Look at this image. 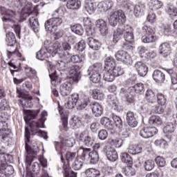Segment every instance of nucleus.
Listing matches in <instances>:
<instances>
[{
    "mask_svg": "<svg viewBox=\"0 0 177 177\" xmlns=\"http://www.w3.org/2000/svg\"><path fill=\"white\" fill-rule=\"evenodd\" d=\"M56 53H58L64 59H70L71 57L70 50H60L57 44H54L52 48L40 49V50L36 53V57L38 60L43 61L45 59L54 57Z\"/></svg>",
    "mask_w": 177,
    "mask_h": 177,
    "instance_id": "nucleus-1",
    "label": "nucleus"
},
{
    "mask_svg": "<svg viewBox=\"0 0 177 177\" xmlns=\"http://www.w3.org/2000/svg\"><path fill=\"white\" fill-rule=\"evenodd\" d=\"M142 30V42L144 44H151L156 42L158 37L156 35V28L149 26H144Z\"/></svg>",
    "mask_w": 177,
    "mask_h": 177,
    "instance_id": "nucleus-2",
    "label": "nucleus"
},
{
    "mask_svg": "<svg viewBox=\"0 0 177 177\" xmlns=\"http://www.w3.org/2000/svg\"><path fill=\"white\" fill-rule=\"evenodd\" d=\"M124 39L125 41L123 44V49L125 50H132L134 48L133 29L132 27L129 26L126 29Z\"/></svg>",
    "mask_w": 177,
    "mask_h": 177,
    "instance_id": "nucleus-3",
    "label": "nucleus"
},
{
    "mask_svg": "<svg viewBox=\"0 0 177 177\" xmlns=\"http://www.w3.org/2000/svg\"><path fill=\"white\" fill-rule=\"evenodd\" d=\"M127 20V17L124 11L119 10L113 12L109 18V22L110 26L112 27H115L118 24V21H120L122 24Z\"/></svg>",
    "mask_w": 177,
    "mask_h": 177,
    "instance_id": "nucleus-4",
    "label": "nucleus"
},
{
    "mask_svg": "<svg viewBox=\"0 0 177 177\" xmlns=\"http://www.w3.org/2000/svg\"><path fill=\"white\" fill-rule=\"evenodd\" d=\"M62 23H63V20L60 17L50 18L45 22V29L48 32H53L56 30V27H59Z\"/></svg>",
    "mask_w": 177,
    "mask_h": 177,
    "instance_id": "nucleus-5",
    "label": "nucleus"
},
{
    "mask_svg": "<svg viewBox=\"0 0 177 177\" xmlns=\"http://www.w3.org/2000/svg\"><path fill=\"white\" fill-rule=\"evenodd\" d=\"M31 133H30V130L28 129V127L25 128V138H26V151L28 154H38L39 153V147L38 146H33V147H30L28 145V142H30V136Z\"/></svg>",
    "mask_w": 177,
    "mask_h": 177,
    "instance_id": "nucleus-6",
    "label": "nucleus"
},
{
    "mask_svg": "<svg viewBox=\"0 0 177 177\" xmlns=\"http://www.w3.org/2000/svg\"><path fill=\"white\" fill-rule=\"evenodd\" d=\"M77 138L80 142H82L83 145L86 147H92L93 146V143L95 142V140L91 135H89V132L86 130L83 131L81 132Z\"/></svg>",
    "mask_w": 177,
    "mask_h": 177,
    "instance_id": "nucleus-7",
    "label": "nucleus"
},
{
    "mask_svg": "<svg viewBox=\"0 0 177 177\" xmlns=\"http://www.w3.org/2000/svg\"><path fill=\"white\" fill-rule=\"evenodd\" d=\"M102 153L106 154L109 161H117V160H118V153H117V151L110 146L105 145L103 147Z\"/></svg>",
    "mask_w": 177,
    "mask_h": 177,
    "instance_id": "nucleus-8",
    "label": "nucleus"
},
{
    "mask_svg": "<svg viewBox=\"0 0 177 177\" xmlns=\"http://www.w3.org/2000/svg\"><path fill=\"white\" fill-rule=\"evenodd\" d=\"M158 132V130L156 127H145L140 131V136L144 139H149V138H153Z\"/></svg>",
    "mask_w": 177,
    "mask_h": 177,
    "instance_id": "nucleus-9",
    "label": "nucleus"
},
{
    "mask_svg": "<svg viewBox=\"0 0 177 177\" xmlns=\"http://www.w3.org/2000/svg\"><path fill=\"white\" fill-rule=\"evenodd\" d=\"M129 26L127 25H119L116 31L113 33V43L117 44L120 39H121V37L122 35H125V32H127V28H128Z\"/></svg>",
    "mask_w": 177,
    "mask_h": 177,
    "instance_id": "nucleus-10",
    "label": "nucleus"
},
{
    "mask_svg": "<svg viewBox=\"0 0 177 177\" xmlns=\"http://www.w3.org/2000/svg\"><path fill=\"white\" fill-rule=\"evenodd\" d=\"M77 110H84L89 104V97L85 95H78V100L76 102Z\"/></svg>",
    "mask_w": 177,
    "mask_h": 177,
    "instance_id": "nucleus-11",
    "label": "nucleus"
},
{
    "mask_svg": "<svg viewBox=\"0 0 177 177\" xmlns=\"http://www.w3.org/2000/svg\"><path fill=\"white\" fill-rule=\"evenodd\" d=\"M6 41L7 42V46H11L12 48V50L9 52H10V53H16V52H15L16 49V47H15L16 44V36H15V33L12 32H8L6 34Z\"/></svg>",
    "mask_w": 177,
    "mask_h": 177,
    "instance_id": "nucleus-12",
    "label": "nucleus"
},
{
    "mask_svg": "<svg viewBox=\"0 0 177 177\" xmlns=\"http://www.w3.org/2000/svg\"><path fill=\"white\" fill-rule=\"evenodd\" d=\"M90 109L95 117H100L103 114V106L99 102H92L90 104Z\"/></svg>",
    "mask_w": 177,
    "mask_h": 177,
    "instance_id": "nucleus-13",
    "label": "nucleus"
},
{
    "mask_svg": "<svg viewBox=\"0 0 177 177\" xmlns=\"http://www.w3.org/2000/svg\"><path fill=\"white\" fill-rule=\"evenodd\" d=\"M29 127L30 128V132L32 135H37L38 133L37 128H44V120L42 119H39L37 122L32 121L29 124Z\"/></svg>",
    "mask_w": 177,
    "mask_h": 177,
    "instance_id": "nucleus-14",
    "label": "nucleus"
},
{
    "mask_svg": "<svg viewBox=\"0 0 177 177\" xmlns=\"http://www.w3.org/2000/svg\"><path fill=\"white\" fill-rule=\"evenodd\" d=\"M115 56L116 60L122 62V63H129L131 62V55L124 50L118 51Z\"/></svg>",
    "mask_w": 177,
    "mask_h": 177,
    "instance_id": "nucleus-15",
    "label": "nucleus"
},
{
    "mask_svg": "<svg viewBox=\"0 0 177 177\" xmlns=\"http://www.w3.org/2000/svg\"><path fill=\"white\" fill-rule=\"evenodd\" d=\"M135 67L140 77H146L149 71V68L147 66H146V64H145V63L138 62L136 63Z\"/></svg>",
    "mask_w": 177,
    "mask_h": 177,
    "instance_id": "nucleus-16",
    "label": "nucleus"
},
{
    "mask_svg": "<svg viewBox=\"0 0 177 177\" xmlns=\"http://www.w3.org/2000/svg\"><path fill=\"white\" fill-rule=\"evenodd\" d=\"M3 129H0V142L2 143H6L9 142V131H8V124L6 122H2Z\"/></svg>",
    "mask_w": 177,
    "mask_h": 177,
    "instance_id": "nucleus-17",
    "label": "nucleus"
},
{
    "mask_svg": "<svg viewBox=\"0 0 177 177\" xmlns=\"http://www.w3.org/2000/svg\"><path fill=\"white\" fill-rule=\"evenodd\" d=\"M96 27L99 28L100 34L104 37L109 34V27L107 23L103 19H98L96 21Z\"/></svg>",
    "mask_w": 177,
    "mask_h": 177,
    "instance_id": "nucleus-18",
    "label": "nucleus"
},
{
    "mask_svg": "<svg viewBox=\"0 0 177 177\" xmlns=\"http://www.w3.org/2000/svg\"><path fill=\"white\" fill-rule=\"evenodd\" d=\"M126 121L131 128H136V127H138V120H136V118H135V113L132 111H128L127 113Z\"/></svg>",
    "mask_w": 177,
    "mask_h": 177,
    "instance_id": "nucleus-19",
    "label": "nucleus"
},
{
    "mask_svg": "<svg viewBox=\"0 0 177 177\" xmlns=\"http://www.w3.org/2000/svg\"><path fill=\"white\" fill-rule=\"evenodd\" d=\"M71 88H73L71 82H66L61 85L59 89L62 96H68L71 93Z\"/></svg>",
    "mask_w": 177,
    "mask_h": 177,
    "instance_id": "nucleus-20",
    "label": "nucleus"
},
{
    "mask_svg": "<svg viewBox=\"0 0 177 177\" xmlns=\"http://www.w3.org/2000/svg\"><path fill=\"white\" fill-rule=\"evenodd\" d=\"M152 78L155 82L162 84L165 81V74L160 70H155L153 73Z\"/></svg>",
    "mask_w": 177,
    "mask_h": 177,
    "instance_id": "nucleus-21",
    "label": "nucleus"
},
{
    "mask_svg": "<svg viewBox=\"0 0 177 177\" xmlns=\"http://www.w3.org/2000/svg\"><path fill=\"white\" fill-rule=\"evenodd\" d=\"M89 95H91L95 100H103V99H104V93L97 88L89 90Z\"/></svg>",
    "mask_w": 177,
    "mask_h": 177,
    "instance_id": "nucleus-22",
    "label": "nucleus"
},
{
    "mask_svg": "<svg viewBox=\"0 0 177 177\" xmlns=\"http://www.w3.org/2000/svg\"><path fill=\"white\" fill-rule=\"evenodd\" d=\"M159 53L163 57H167L171 54V46L167 43L162 44L159 47Z\"/></svg>",
    "mask_w": 177,
    "mask_h": 177,
    "instance_id": "nucleus-23",
    "label": "nucleus"
},
{
    "mask_svg": "<svg viewBox=\"0 0 177 177\" xmlns=\"http://www.w3.org/2000/svg\"><path fill=\"white\" fill-rule=\"evenodd\" d=\"M29 26L30 28L34 31V32L37 33L39 32V21H38V19L35 17H30L29 18Z\"/></svg>",
    "mask_w": 177,
    "mask_h": 177,
    "instance_id": "nucleus-24",
    "label": "nucleus"
},
{
    "mask_svg": "<svg viewBox=\"0 0 177 177\" xmlns=\"http://www.w3.org/2000/svg\"><path fill=\"white\" fill-rule=\"evenodd\" d=\"M100 124L104 127L106 129H109V131H113V129H114V124H113V121H111V120L107 117L102 118L100 119Z\"/></svg>",
    "mask_w": 177,
    "mask_h": 177,
    "instance_id": "nucleus-25",
    "label": "nucleus"
},
{
    "mask_svg": "<svg viewBox=\"0 0 177 177\" xmlns=\"http://www.w3.org/2000/svg\"><path fill=\"white\" fill-rule=\"evenodd\" d=\"M66 8L71 10H78L81 8V1L78 0H68L66 3Z\"/></svg>",
    "mask_w": 177,
    "mask_h": 177,
    "instance_id": "nucleus-26",
    "label": "nucleus"
},
{
    "mask_svg": "<svg viewBox=\"0 0 177 177\" xmlns=\"http://www.w3.org/2000/svg\"><path fill=\"white\" fill-rule=\"evenodd\" d=\"M77 102H78V94L74 93L67 102L66 107L68 109H74L77 106Z\"/></svg>",
    "mask_w": 177,
    "mask_h": 177,
    "instance_id": "nucleus-27",
    "label": "nucleus"
},
{
    "mask_svg": "<svg viewBox=\"0 0 177 177\" xmlns=\"http://www.w3.org/2000/svg\"><path fill=\"white\" fill-rule=\"evenodd\" d=\"M145 9H146V6L145 3H138L134 6V15L136 17H139L143 12H145Z\"/></svg>",
    "mask_w": 177,
    "mask_h": 177,
    "instance_id": "nucleus-28",
    "label": "nucleus"
},
{
    "mask_svg": "<svg viewBox=\"0 0 177 177\" xmlns=\"http://www.w3.org/2000/svg\"><path fill=\"white\" fill-rule=\"evenodd\" d=\"M95 6H96V5L95 4L93 0L85 1L84 8L89 15H92V13L95 12Z\"/></svg>",
    "mask_w": 177,
    "mask_h": 177,
    "instance_id": "nucleus-29",
    "label": "nucleus"
},
{
    "mask_svg": "<svg viewBox=\"0 0 177 177\" xmlns=\"http://www.w3.org/2000/svg\"><path fill=\"white\" fill-rule=\"evenodd\" d=\"M145 99L148 103H151L154 104L156 103V94L151 89L147 90L145 93Z\"/></svg>",
    "mask_w": 177,
    "mask_h": 177,
    "instance_id": "nucleus-30",
    "label": "nucleus"
},
{
    "mask_svg": "<svg viewBox=\"0 0 177 177\" xmlns=\"http://www.w3.org/2000/svg\"><path fill=\"white\" fill-rule=\"evenodd\" d=\"M58 110L60 115H62V126L64 129L65 131H68V119L67 117L64 116V114L63 113V108L60 106V104H59Z\"/></svg>",
    "mask_w": 177,
    "mask_h": 177,
    "instance_id": "nucleus-31",
    "label": "nucleus"
},
{
    "mask_svg": "<svg viewBox=\"0 0 177 177\" xmlns=\"http://www.w3.org/2000/svg\"><path fill=\"white\" fill-rule=\"evenodd\" d=\"M86 42L93 50H97L99 49L100 43L97 40L93 39V37H88L86 39Z\"/></svg>",
    "mask_w": 177,
    "mask_h": 177,
    "instance_id": "nucleus-32",
    "label": "nucleus"
},
{
    "mask_svg": "<svg viewBox=\"0 0 177 177\" xmlns=\"http://www.w3.org/2000/svg\"><path fill=\"white\" fill-rule=\"evenodd\" d=\"M131 91H133L135 93L140 95L145 92V84L143 83H137L134 86L129 88Z\"/></svg>",
    "mask_w": 177,
    "mask_h": 177,
    "instance_id": "nucleus-33",
    "label": "nucleus"
},
{
    "mask_svg": "<svg viewBox=\"0 0 177 177\" xmlns=\"http://www.w3.org/2000/svg\"><path fill=\"white\" fill-rule=\"evenodd\" d=\"M162 1L160 0H151L149 2V8L151 10H158L162 8Z\"/></svg>",
    "mask_w": 177,
    "mask_h": 177,
    "instance_id": "nucleus-34",
    "label": "nucleus"
},
{
    "mask_svg": "<svg viewBox=\"0 0 177 177\" xmlns=\"http://www.w3.org/2000/svg\"><path fill=\"white\" fill-rule=\"evenodd\" d=\"M103 79L107 82H113V81L115 80L113 71H111L110 68L106 69V71H105L104 73Z\"/></svg>",
    "mask_w": 177,
    "mask_h": 177,
    "instance_id": "nucleus-35",
    "label": "nucleus"
},
{
    "mask_svg": "<svg viewBox=\"0 0 177 177\" xmlns=\"http://www.w3.org/2000/svg\"><path fill=\"white\" fill-rule=\"evenodd\" d=\"M114 3L111 0H105L99 3V6L102 8L104 12H107V10H110L113 8Z\"/></svg>",
    "mask_w": 177,
    "mask_h": 177,
    "instance_id": "nucleus-36",
    "label": "nucleus"
},
{
    "mask_svg": "<svg viewBox=\"0 0 177 177\" xmlns=\"http://www.w3.org/2000/svg\"><path fill=\"white\" fill-rule=\"evenodd\" d=\"M108 143L111 146H114L115 147L120 149V147H122V145H124V140L122 139H113V138H109L108 140Z\"/></svg>",
    "mask_w": 177,
    "mask_h": 177,
    "instance_id": "nucleus-37",
    "label": "nucleus"
},
{
    "mask_svg": "<svg viewBox=\"0 0 177 177\" xmlns=\"http://www.w3.org/2000/svg\"><path fill=\"white\" fill-rule=\"evenodd\" d=\"M83 165L84 160L81 158H76L72 164V168L73 169H75V171H80Z\"/></svg>",
    "mask_w": 177,
    "mask_h": 177,
    "instance_id": "nucleus-38",
    "label": "nucleus"
},
{
    "mask_svg": "<svg viewBox=\"0 0 177 177\" xmlns=\"http://www.w3.org/2000/svg\"><path fill=\"white\" fill-rule=\"evenodd\" d=\"M142 150V145H129L128 151L130 154H139Z\"/></svg>",
    "mask_w": 177,
    "mask_h": 177,
    "instance_id": "nucleus-39",
    "label": "nucleus"
},
{
    "mask_svg": "<svg viewBox=\"0 0 177 177\" xmlns=\"http://www.w3.org/2000/svg\"><path fill=\"white\" fill-rule=\"evenodd\" d=\"M87 177H99L100 176V171L96 169H87L85 172Z\"/></svg>",
    "mask_w": 177,
    "mask_h": 177,
    "instance_id": "nucleus-40",
    "label": "nucleus"
},
{
    "mask_svg": "<svg viewBox=\"0 0 177 177\" xmlns=\"http://www.w3.org/2000/svg\"><path fill=\"white\" fill-rule=\"evenodd\" d=\"M103 67L101 63H95L93 66H91L88 69V73H100Z\"/></svg>",
    "mask_w": 177,
    "mask_h": 177,
    "instance_id": "nucleus-41",
    "label": "nucleus"
},
{
    "mask_svg": "<svg viewBox=\"0 0 177 177\" xmlns=\"http://www.w3.org/2000/svg\"><path fill=\"white\" fill-rule=\"evenodd\" d=\"M38 113L39 111H34V110H28L26 111L27 118L24 117V120L26 122H28V121H30V120H34L35 117L38 115Z\"/></svg>",
    "mask_w": 177,
    "mask_h": 177,
    "instance_id": "nucleus-42",
    "label": "nucleus"
},
{
    "mask_svg": "<svg viewBox=\"0 0 177 177\" xmlns=\"http://www.w3.org/2000/svg\"><path fill=\"white\" fill-rule=\"evenodd\" d=\"M106 102L109 106H111L114 109V110H117V99L115 98V95H109L106 99Z\"/></svg>",
    "mask_w": 177,
    "mask_h": 177,
    "instance_id": "nucleus-43",
    "label": "nucleus"
},
{
    "mask_svg": "<svg viewBox=\"0 0 177 177\" xmlns=\"http://www.w3.org/2000/svg\"><path fill=\"white\" fill-rule=\"evenodd\" d=\"M115 66V60L113 57H107L105 59V68L109 70L113 68Z\"/></svg>",
    "mask_w": 177,
    "mask_h": 177,
    "instance_id": "nucleus-44",
    "label": "nucleus"
},
{
    "mask_svg": "<svg viewBox=\"0 0 177 177\" xmlns=\"http://www.w3.org/2000/svg\"><path fill=\"white\" fill-rule=\"evenodd\" d=\"M149 124L150 125H161L162 124V120L159 116H151L149 119Z\"/></svg>",
    "mask_w": 177,
    "mask_h": 177,
    "instance_id": "nucleus-45",
    "label": "nucleus"
},
{
    "mask_svg": "<svg viewBox=\"0 0 177 177\" xmlns=\"http://www.w3.org/2000/svg\"><path fill=\"white\" fill-rule=\"evenodd\" d=\"M0 12L1 15H6V16H9L10 17H16L15 11L10 9H6V8L5 7H1Z\"/></svg>",
    "mask_w": 177,
    "mask_h": 177,
    "instance_id": "nucleus-46",
    "label": "nucleus"
},
{
    "mask_svg": "<svg viewBox=\"0 0 177 177\" xmlns=\"http://www.w3.org/2000/svg\"><path fill=\"white\" fill-rule=\"evenodd\" d=\"M88 160L91 164H97L99 161V153L96 151H92Z\"/></svg>",
    "mask_w": 177,
    "mask_h": 177,
    "instance_id": "nucleus-47",
    "label": "nucleus"
},
{
    "mask_svg": "<svg viewBox=\"0 0 177 177\" xmlns=\"http://www.w3.org/2000/svg\"><path fill=\"white\" fill-rule=\"evenodd\" d=\"M88 75H90L91 81L94 84H98V82H100V73L88 72Z\"/></svg>",
    "mask_w": 177,
    "mask_h": 177,
    "instance_id": "nucleus-48",
    "label": "nucleus"
},
{
    "mask_svg": "<svg viewBox=\"0 0 177 177\" xmlns=\"http://www.w3.org/2000/svg\"><path fill=\"white\" fill-rule=\"evenodd\" d=\"M71 28L73 32H75V34H77V35H82L84 34V28L81 24L73 25Z\"/></svg>",
    "mask_w": 177,
    "mask_h": 177,
    "instance_id": "nucleus-49",
    "label": "nucleus"
},
{
    "mask_svg": "<svg viewBox=\"0 0 177 177\" xmlns=\"http://www.w3.org/2000/svg\"><path fill=\"white\" fill-rule=\"evenodd\" d=\"M111 70L113 75L115 77H120V75H122L124 74V69L119 66H115L113 68H110Z\"/></svg>",
    "mask_w": 177,
    "mask_h": 177,
    "instance_id": "nucleus-50",
    "label": "nucleus"
},
{
    "mask_svg": "<svg viewBox=\"0 0 177 177\" xmlns=\"http://www.w3.org/2000/svg\"><path fill=\"white\" fill-rule=\"evenodd\" d=\"M69 78L73 81H78L80 76L78 75V70L76 67L69 71Z\"/></svg>",
    "mask_w": 177,
    "mask_h": 177,
    "instance_id": "nucleus-51",
    "label": "nucleus"
},
{
    "mask_svg": "<svg viewBox=\"0 0 177 177\" xmlns=\"http://www.w3.org/2000/svg\"><path fill=\"white\" fill-rule=\"evenodd\" d=\"M69 167V165H64L63 167L65 171V177H77V173L71 171Z\"/></svg>",
    "mask_w": 177,
    "mask_h": 177,
    "instance_id": "nucleus-52",
    "label": "nucleus"
},
{
    "mask_svg": "<svg viewBox=\"0 0 177 177\" xmlns=\"http://www.w3.org/2000/svg\"><path fill=\"white\" fill-rule=\"evenodd\" d=\"M155 165L156 164L153 160H147L144 162L145 171H151L154 168Z\"/></svg>",
    "mask_w": 177,
    "mask_h": 177,
    "instance_id": "nucleus-53",
    "label": "nucleus"
},
{
    "mask_svg": "<svg viewBox=\"0 0 177 177\" xmlns=\"http://www.w3.org/2000/svg\"><path fill=\"white\" fill-rule=\"evenodd\" d=\"M88 24H86V32L87 35L91 37L92 35H95V28L91 25V19H88Z\"/></svg>",
    "mask_w": 177,
    "mask_h": 177,
    "instance_id": "nucleus-54",
    "label": "nucleus"
},
{
    "mask_svg": "<svg viewBox=\"0 0 177 177\" xmlns=\"http://www.w3.org/2000/svg\"><path fill=\"white\" fill-rule=\"evenodd\" d=\"M175 131V124L171 122L168 123L163 129L165 133H173Z\"/></svg>",
    "mask_w": 177,
    "mask_h": 177,
    "instance_id": "nucleus-55",
    "label": "nucleus"
},
{
    "mask_svg": "<svg viewBox=\"0 0 177 177\" xmlns=\"http://www.w3.org/2000/svg\"><path fill=\"white\" fill-rule=\"evenodd\" d=\"M167 72L168 74H169L171 79V83L173 85H176L177 84V74L174 71V69H167Z\"/></svg>",
    "mask_w": 177,
    "mask_h": 177,
    "instance_id": "nucleus-56",
    "label": "nucleus"
},
{
    "mask_svg": "<svg viewBox=\"0 0 177 177\" xmlns=\"http://www.w3.org/2000/svg\"><path fill=\"white\" fill-rule=\"evenodd\" d=\"M167 12L168 13L170 17H174L177 16V8L174 6H169L167 8Z\"/></svg>",
    "mask_w": 177,
    "mask_h": 177,
    "instance_id": "nucleus-57",
    "label": "nucleus"
},
{
    "mask_svg": "<svg viewBox=\"0 0 177 177\" xmlns=\"http://www.w3.org/2000/svg\"><path fill=\"white\" fill-rule=\"evenodd\" d=\"M121 160L122 161V162H126V163L129 162V164H131V165L132 164V158L127 153H122Z\"/></svg>",
    "mask_w": 177,
    "mask_h": 177,
    "instance_id": "nucleus-58",
    "label": "nucleus"
},
{
    "mask_svg": "<svg viewBox=\"0 0 177 177\" xmlns=\"http://www.w3.org/2000/svg\"><path fill=\"white\" fill-rule=\"evenodd\" d=\"M164 176V173L161 171V169H156L155 171L149 173L146 175V177H162Z\"/></svg>",
    "mask_w": 177,
    "mask_h": 177,
    "instance_id": "nucleus-59",
    "label": "nucleus"
},
{
    "mask_svg": "<svg viewBox=\"0 0 177 177\" xmlns=\"http://www.w3.org/2000/svg\"><path fill=\"white\" fill-rule=\"evenodd\" d=\"M155 145L156 146H160L161 149H167V147H168V142L164 139L156 140Z\"/></svg>",
    "mask_w": 177,
    "mask_h": 177,
    "instance_id": "nucleus-60",
    "label": "nucleus"
},
{
    "mask_svg": "<svg viewBox=\"0 0 177 177\" xmlns=\"http://www.w3.org/2000/svg\"><path fill=\"white\" fill-rule=\"evenodd\" d=\"M157 102L158 104H160V106H164V104L167 103V98H165L163 94L158 93L157 95Z\"/></svg>",
    "mask_w": 177,
    "mask_h": 177,
    "instance_id": "nucleus-61",
    "label": "nucleus"
},
{
    "mask_svg": "<svg viewBox=\"0 0 177 177\" xmlns=\"http://www.w3.org/2000/svg\"><path fill=\"white\" fill-rule=\"evenodd\" d=\"M86 46V44H85V40H81L78 42V44L76 46V49L77 51L80 52H84L85 50V48Z\"/></svg>",
    "mask_w": 177,
    "mask_h": 177,
    "instance_id": "nucleus-62",
    "label": "nucleus"
},
{
    "mask_svg": "<svg viewBox=\"0 0 177 177\" xmlns=\"http://www.w3.org/2000/svg\"><path fill=\"white\" fill-rule=\"evenodd\" d=\"M12 158V155L7 154L5 153H0V161L1 162H6L7 161H9Z\"/></svg>",
    "mask_w": 177,
    "mask_h": 177,
    "instance_id": "nucleus-63",
    "label": "nucleus"
},
{
    "mask_svg": "<svg viewBox=\"0 0 177 177\" xmlns=\"http://www.w3.org/2000/svg\"><path fill=\"white\" fill-rule=\"evenodd\" d=\"M156 162L157 165L160 167H163L167 164V162H165V159L161 156L156 157Z\"/></svg>",
    "mask_w": 177,
    "mask_h": 177,
    "instance_id": "nucleus-64",
    "label": "nucleus"
}]
</instances>
